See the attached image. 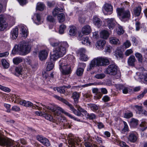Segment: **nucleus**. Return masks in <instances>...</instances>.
Masks as SVG:
<instances>
[{
    "label": "nucleus",
    "instance_id": "f257e3e1",
    "mask_svg": "<svg viewBox=\"0 0 147 147\" xmlns=\"http://www.w3.org/2000/svg\"><path fill=\"white\" fill-rule=\"evenodd\" d=\"M50 43L51 46L55 47L51 53L50 59L55 61L65 54V48L68 47V44L66 42H53L52 40L50 41Z\"/></svg>",
    "mask_w": 147,
    "mask_h": 147
},
{
    "label": "nucleus",
    "instance_id": "f03ea898",
    "mask_svg": "<svg viewBox=\"0 0 147 147\" xmlns=\"http://www.w3.org/2000/svg\"><path fill=\"white\" fill-rule=\"evenodd\" d=\"M30 49L31 47L28 42L22 41L15 46L12 53L13 54H15L18 52L21 55H25L30 52Z\"/></svg>",
    "mask_w": 147,
    "mask_h": 147
},
{
    "label": "nucleus",
    "instance_id": "7ed1b4c3",
    "mask_svg": "<svg viewBox=\"0 0 147 147\" xmlns=\"http://www.w3.org/2000/svg\"><path fill=\"white\" fill-rule=\"evenodd\" d=\"M109 63V60L106 57H101L95 58L91 61L87 70L90 71L97 66H105Z\"/></svg>",
    "mask_w": 147,
    "mask_h": 147
},
{
    "label": "nucleus",
    "instance_id": "20e7f679",
    "mask_svg": "<svg viewBox=\"0 0 147 147\" xmlns=\"http://www.w3.org/2000/svg\"><path fill=\"white\" fill-rule=\"evenodd\" d=\"M40 104L42 106L44 107L45 108H47V109L51 111L55 115H58L61 112L70 118L73 119L75 120H76V118L74 117L70 113L65 111L63 109L59 107L56 106L54 108H52L49 106L47 107L45 105H42L41 103Z\"/></svg>",
    "mask_w": 147,
    "mask_h": 147
},
{
    "label": "nucleus",
    "instance_id": "39448f33",
    "mask_svg": "<svg viewBox=\"0 0 147 147\" xmlns=\"http://www.w3.org/2000/svg\"><path fill=\"white\" fill-rule=\"evenodd\" d=\"M14 145V147L16 146V147H24L21 146L18 141H16L14 143L13 140L8 138H3L0 137V145L2 146L6 147H10Z\"/></svg>",
    "mask_w": 147,
    "mask_h": 147
},
{
    "label": "nucleus",
    "instance_id": "423d86ee",
    "mask_svg": "<svg viewBox=\"0 0 147 147\" xmlns=\"http://www.w3.org/2000/svg\"><path fill=\"white\" fill-rule=\"evenodd\" d=\"M59 69L62 74L67 75L71 73V66L66 63L65 59H61L59 61Z\"/></svg>",
    "mask_w": 147,
    "mask_h": 147
},
{
    "label": "nucleus",
    "instance_id": "0eeeda50",
    "mask_svg": "<svg viewBox=\"0 0 147 147\" xmlns=\"http://www.w3.org/2000/svg\"><path fill=\"white\" fill-rule=\"evenodd\" d=\"M117 11L119 18L121 20H127L129 19L130 12L128 10H125L123 8H117Z\"/></svg>",
    "mask_w": 147,
    "mask_h": 147
},
{
    "label": "nucleus",
    "instance_id": "6e6552de",
    "mask_svg": "<svg viewBox=\"0 0 147 147\" xmlns=\"http://www.w3.org/2000/svg\"><path fill=\"white\" fill-rule=\"evenodd\" d=\"M117 66L115 64L110 65L106 69L104 73L111 75H115L117 73Z\"/></svg>",
    "mask_w": 147,
    "mask_h": 147
},
{
    "label": "nucleus",
    "instance_id": "1a4fd4ad",
    "mask_svg": "<svg viewBox=\"0 0 147 147\" xmlns=\"http://www.w3.org/2000/svg\"><path fill=\"white\" fill-rule=\"evenodd\" d=\"M7 23L5 21V17L2 15H0V31H3L7 27Z\"/></svg>",
    "mask_w": 147,
    "mask_h": 147
},
{
    "label": "nucleus",
    "instance_id": "9d476101",
    "mask_svg": "<svg viewBox=\"0 0 147 147\" xmlns=\"http://www.w3.org/2000/svg\"><path fill=\"white\" fill-rule=\"evenodd\" d=\"M18 98H17L16 100L18 103L21 105L28 107H35L34 106H33V104L30 101H27L22 99H18Z\"/></svg>",
    "mask_w": 147,
    "mask_h": 147
},
{
    "label": "nucleus",
    "instance_id": "9b49d317",
    "mask_svg": "<svg viewBox=\"0 0 147 147\" xmlns=\"http://www.w3.org/2000/svg\"><path fill=\"white\" fill-rule=\"evenodd\" d=\"M36 138L38 141L44 145L46 146H50V143L49 140L46 138L42 137L41 136L38 135L36 136Z\"/></svg>",
    "mask_w": 147,
    "mask_h": 147
},
{
    "label": "nucleus",
    "instance_id": "f8f14e48",
    "mask_svg": "<svg viewBox=\"0 0 147 147\" xmlns=\"http://www.w3.org/2000/svg\"><path fill=\"white\" fill-rule=\"evenodd\" d=\"M78 53L80 56V59L84 61H86L89 58L88 56H86V57H84L83 55L85 54L86 50L84 48H81L78 51Z\"/></svg>",
    "mask_w": 147,
    "mask_h": 147
},
{
    "label": "nucleus",
    "instance_id": "ddd939ff",
    "mask_svg": "<svg viewBox=\"0 0 147 147\" xmlns=\"http://www.w3.org/2000/svg\"><path fill=\"white\" fill-rule=\"evenodd\" d=\"M107 26L111 30L113 29L115 25L116 21L114 18H108L106 20Z\"/></svg>",
    "mask_w": 147,
    "mask_h": 147
},
{
    "label": "nucleus",
    "instance_id": "4468645a",
    "mask_svg": "<svg viewBox=\"0 0 147 147\" xmlns=\"http://www.w3.org/2000/svg\"><path fill=\"white\" fill-rule=\"evenodd\" d=\"M81 141V140L78 138H74L71 137L69 138L68 142L71 146H74L78 144V142Z\"/></svg>",
    "mask_w": 147,
    "mask_h": 147
},
{
    "label": "nucleus",
    "instance_id": "2eb2a0df",
    "mask_svg": "<svg viewBox=\"0 0 147 147\" xmlns=\"http://www.w3.org/2000/svg\"><path fill=\"white\" fill-rule=\"evenodd\" d=\"M106 42L104 40H99L96 43V46L98 49L102 50L105 45Z\"/></svg>",
    "mask_w": 147,
    "mask_h": 147
},
{
    "label": "nucleus",
    "instance_id": "dca6fc26",
    "mask_svg": "<svg viewBox=\"0 0 147 147\" xmlns=\"http://www.w3.org/2000/svg\"><path fill=\"white\" fill-rule=\"evenodd\" d=\"M137 139V137L136 132H131L129 133L128 136V139L130 142H134L136 141Z\"/></svg>",
    "mask_w": 147,
    "mask_h": 147
},
{
    "label": "nucleus",
    "instance_id": "f3484780",
    "mask_svg": "<svg viewBox=\"0 0 147 147\" xmlns=\"http://www.w3.org/2000/svg\"><path fill=\"white\" fill-rule=\"evenodd\" d=\"M80 96V94L77 92H74L72 94V97L74 99V105L76 107L78 108L79 106L77 105L78 102V100Z\"/></svg>",
    "mask_w": 147,
    "mask_h": 147
},
{
    "label": "nucleus",
    "instance_id": "a211bd4d",
    "mask_svg": "<svg viewBox=\"0 0 147 147\" xmlns=\"http://www.w3.org/2000/svg\"><path fill=\"white\" fill-rule=\"evenodd\" d=\"M116 87L117 89L122 90L123 94H126L128 93L129 88L122 84H117Z\"/></svg>",
    "mask_w": 147,
    "mask_h": 147
},
{
    "label": "nucleus",
    "instance_id": "6ab92c4d",
    "mask_svg": "<svg viewBox=\"0 0 147 147\" xmlns=\"http://www.w3.org/2000/svg\"><path fill=\"white\" fill-rule=\"evenodd\" d=\"M81 112L84 113L87 118L90 119H95L96 117V116L93 113L89 114L87 113L86 111L84 109H82Z\"/></svg>",
    "mask_w": 147,
    "mask_h": 147
},
{
    "label": "nucleus",
    "instance_id": "aec40b11",
    "mask_svg": "<svg viewBox=\"0 0 147 147\" xmlns=\"http://www.w3.org/2000/svg\"><path fill=\"white\" fill-rule=\"evenodd\" d=\"M91 30L90 26L86 25L84 26L82 28V31L84 34L87 35L91 32Z\"/></svg>",
    "mask_w": 147,
    "mask_h": 147
},
{
    "label": "nucleus",
    "instance_id": "412c9836",
    "mask_svg": "<svg viewBox=\"0 0 147 147\" xmlns=\"http://www.w3.org/2000/svg\"><path fill=\"white\" fill-rule=\"evenodd\" d=\"M136 61L134 56H131L128 58L127 61V63L129 65L132 67L134 66H135V62Z\"/></svg>",
    "mask_w": 147,
    "mask_h": 147
},
{
    "label": "nucleus",
    "instance_id": "4be33fe9",
    "mask_svg": "<svg viewBox=\"0 0 147 147\" xmlns=\"http://www.w3.org/2000/svg\"><path fill=\"white\" fill-rule=\"evenodd\" d=\"M48 53L47 51L43 50L40 51L39 54V57L41 60H43L47 59Z\"/></svg>",
    "mask_w": 147,
    "mask_h": 147
},
{
    "label": "nucleus",
    "instance_id": "5701e85b",
    "mask_svg": "<svg viewBox=\"0 0 147 147\" xmlns=\"http://www.w3.org/2000/svg\"><path fill=\"white\" fill-rule=\"evenodd\" d=\"M104 9L109 14H111L113 10V7L111 5L106 3L105 5Z\"/></svg>",
    "mask_w": 147,
    "mask_h": 147
},
{
    "label": "nucleus",
    "instance_id": "b1692460",
    "mask_svg": "<svg viewBox=\"0 0 147 147\" xmlns=\"http://www.w3.org/2000/svg\"><path fill=\"white\" fill-rule=\"evenodd\" d=\"M67 105L69 107L70 110H71L75 115L78 116H80L82 114L80 112L77 111L74 109V107L71 104L69 103Z\"/></svg>",
    "mask_w": 147,
    "mask_h": 147
},
{
    "label": "nucleus",
    "instance_id": "393cba45",
    "mask_svg": "<svg viewBox=\"0 0 147 147\" xmlns=\"http://www.w3.org/2000/svg\"><path fill=\"white\" fill-rule=\"evenodd\" d=\"M94 24L98 28L100 27L102 24V21L99 18L96 16H94L93 18Z\"/></svg>",
    "mask_w": 147,
    "mask_h": 147
},
{
    "label": "nucleus",
    "instance_id": "a878e982",
    "mask_svg": "<svg viewBox=\"0 0 147 147\" xmlns=\"http://www.w3.org/2000/svg\"><path fill=\"white\" fill-rule=\"evenodd\" d=\"M114 55L118 59H122L123 57V53L120 50L117 49L114 52Z\"/></svg>",
    "mask_w": 147,
    "mask_h": 147
},
{
    "label": "nucleus",
    "instance_id": "bb28decb",
    "mask_svg": "<svg viewBox=\"0 0 147 147\" xmlns=\"http://www.w3.org/2000/svg\"><path fill=\"white\" fill-rule=\"evenodd\" d=\"M22 68L21 67H16L14 69L15 71L12 73L17 76H19L22 74Z\"/></svg>",
    "mask_w": 147,
    "mask_h": 147
},
{
    "label": "nucleus",
    "instance_id": "cd10ccee",
    "mask_svg": "<svg viewBox=\"0 0 147 147\" xmlns=\"http://www.w3.org/2000/svg\"><path fill=\"white\" fill-rule=\"evenodd\" d=\"M11 37L13 39L17 38L18 35V30L17 27L13 29L11 32Z\"/></svg>",
    "mask_w": 147,
    "mask_h": 147
},
{
    "label": "nucleus",
    "instance_id": "c85d7f7f",
    "mask_svg": "<svg viewBox=\"0 0 147 147\" xmlns=\"http://www.w3.org/2000/svg\"><path fill=\"white\" fill-rule=\"evenodd\" d=\"M135 55L140 63H142L146 61L145 60H144L143 55L140 53L136 52L135 53Z\"/></svg>",
    "mask_w": 147,
    "mask_h": 147
},
{
    "label": "nucleus",
    "instance_id": "c756f323",
    "mask_svg": "<svg viewBox=\"0 0 147 147\" xmlns=\"http://www.w3.org/2000/svg\"><path fill=\"white\" fill-rule=\"evenodd\" d=\"M76 28L74 26H71L69 28V34L71 36H73L76 34Z\"/></svg>",
    "mask_w": 147,
    "mask_h": 147
},
{
    "label": "nucleus",
    "instance_id": "7c9ffc66",
    "mask_svg": "<svg viewBox=\"0 0 147 147\" xmlns=\"http://www.w3.org/2000/svg\"><path fill=\"white\" fill-rule=\"evenodd\" d=\"M109 36V33L107 31L104 30L100 32V36L101 38L104 39H107Z\"/></svg>",
    "mask_w": 147,
    "mask_h": 147
},
{
    "label": "nucleus",
    "instance_id": "2f4dec72",
    "mask_svg": "<svg viewBox=\"0 0 147 147\" xmlns=\"http://www.w3.org/2000/svg\"><path fill=\"white\" fill-rule=\"evenodd\" d=\"M63 10V9H61L57 7H55L52 11V14L54 17L58 15V14L60 12H62Z\"/></svg>",
    "mask_w": 147,
    "mask_h": 147
},
{
    "label": "nucleus",
    "instance_id": "473e14b6",
    "mask_svg": "<svg viewBox=\"0 0 147 147\" xmlns=\"http://www.w3.org/2000/svg\"><path fill=\"white\" fill-rule=\"evenodd\" d=\"M109 40L110 43L112 44L116 45L119 43V40L114 37H110Z\"/></svg>",
    "mask_w": 147,
    "mask_h": 147
},
{
    "label": "nucleus",
    "instance_id": "72a5a7b5",
    "mask_svg": "<svg viewBox=\"0 0 147 147\" xmlns=\"http://www.w3.org/2000/svg\"><path fill=\"white\" fill-rule=\"evenodd\" d=\"M92 91L93 93L96 94L97 99H99L102 96V94L100 92L98 91V88H94L92 89Z\"/></svg>",
    "mask_w": 147,
    "mask_h": 147
},
{
    "label": "nucleus",
    "instance_id": "f704fd0d",
    "mask_svg": "<svg viewBox=\"0 0 147 147\" xmlns=\"http://www.w3.org/2000/svg\"><path fill=\"white\" fill-rule=\"evenodd\" d=\"M57 18L59 22H62L65 20V17L63 13H59L57 15Z\"/></svg>",
    "mask_w": 147,
    "mask_h": 147
},
{
    "label": "nucleus",
    "instance_id": "c9c22d12",
    "mask_svg": "<svg viewBox=\"0 0 147 147\" xmlns=\"http://www.w3.org/2000/svg\"><path fill=\"white\" fill-rule=\"evenodd\" d=\"M43 116L47 120L53 122H54V120L53 119V117L50 115V114L44 113Z\"/></svg>",
    "mask_w": 147,
    "mask_h": 147
},
{
    "label": "nucleus",
    "instance_id": "e433bc0d",
    "mask_svg": "<svg viewBox=\"0 0 147 147\" xmlns=\"http://www.w3.org/2000/svg\"><path fill=\"white\" fill-rule=\"evenodd\" d=\"M141 11V7L140 6L136 7L134 9V15L137 16H140Z\"/></svg>",
    "mask_w": 147,
    "mask_h": 147
},
{
    "label": "nucleus",
    "instance_id": "4c0bfd02",
    "mask_svg": "<svg viewBox=\"0 0 147 147\" xmlns=\"http://www.w3.org/2000/svg\"><path fill=\"white\" fill-rule=\"evenodd\" d=\"M2 65L4 68L7 69L9 67V64L7 61L6 60L4 59H2L1 61Z\"/></svg>",
    "mask_w": 147,
    "mask_h": 147
},
{
    "label": "nucleus",
    "instance_id": "58836bf2",
    "mask_svg": "<svg viewBox=\"0 0 147 147\" xmlns=\"http://www.w3.org/2000/svg\"><path fill=\"white\" fill-rule=\"evenodd\" d=\"M89 107L93 111L95 112L98 109V107L96 105L93 104H88Z\"/></svg>",
    "mask_w": 147,
    "mask_h": 147
},
{
    "label": "nucleus",
    "instance_id": "ea45409f",
    "mask_svg": "<svg viewBox=\"0 0 147 147\" xmlns=\"http://www.w3.org/2000/svg\"><path fill=\"white\" fill-rule=\"evenodd\" d=\"M54 97H55L56 99H58V100L61 101L63 103L67 105L69 103L67 100H65V99H63L61 97L59 96H58L57 95H55L54 96Z\"/></svg>",
    "mask_w": 147,
    "mask_h": 147
},
{
    "label": "nucleus",
    "instance_id": "a19ab883",
    "mask_svg": "<svg viewBox=\"0 0 147 147\" xmlns=\"http://www.w3.org/2000/svg\"><path fill=\"white\" fill-rule=\"evenodd\" d=\"M54 90L55 91L57 90L58 92L61 93H64L65 92L63 87V86L60 87H55L54 88Z\"/></svg>",
    "mask_w": 147,
    "mask_h": 147
},
{
    "label": "nucleus",
    "instance_id": "79ce46f5",
    "mask_svg": "<svg viewBox=\"0 0 147 147\" xmlns=\"http://www.w3.org/2000/svg\"><path fill=\"white\" fill-rule=\"evenodd\" d=\"M118 28L117 29V33L118 34L121 35L124 33V30L122 27L119 24L117 25Z\"/></svg>",
    "mask_w": 147,
    "mask_h": 147
},
{
    "label": "nucleus",
    "instance_id": "37998d69",
    "mask_svg": "<svg viewBox=\"0 0 147 147\" xmlns=\"http://www.w3.org/2000/svg\"><path fill=\"white\" fill-rule=\"evenodd\" d=\"M105 75L104 73L98 74H96L94 77L97 79H102L105 78Z\"/></svg>",
    "mask_w": 147,
    "mask_h": 147
},
{
    "label": "nucleus",
    "instance_id": "c03bdc74",
    "mask_svg": "<svg viewBox=\"0 0 147 147\" xmlns=\"http://www.w3.org/2000/svg\"><path fill=\"white\" fill-rule=\"evenodd\" d=\"M138 121L134 118L131 119L130 121V125L131 126L135 127L138 125Z\"/></svg>",
    "mask_w": 147,
    "mask_h": 147
},
{
    "label": "nucleus",
    "instance_id": "a18cd8bd",
    "mask_svg": "<svg viewBox=\"0 0 147 147\" xmlns=\"http://www.w3.org/2000/svg\"><path fill=\"white\" fill-rule=\"evenodd\" d=\"M44 7L45 5L43 4L38 3L37 5L36 9L40 11H42L44 9Z\"/></svg>",
    "mask_w": 147,
    "mask_h": 147
},
{
    "label": "nucleus",
    "instance_id": "49530a36",
    "mask_svg": "<svg viewBox=\"0 0 147 147\" xmlns=\"http://www.w3.org/2000/svg\"><path fill=\"white\" fill-rule=\"evenodd\" d=\"M21 30L23 34L22 36L25 38H26L27 36V30L24 26L21 27Z\"/></svg>",
    "mask_w": 147,
    "mask_h": 147
},
{
    "label": "nucleus",
    "instance_id": "de8ad7c7",
    "mask_svg": "<svg viewBox=\"0 0 147 147\" xmlns=\"http://www.w3.org/2000/svg\"><path fill=\"white\" fill-rule=\"evenodd\" d=\"M123 122L124 125V126L121 131V132L122 134H124L125 132L128 131V127L127 123L124 121Z\"/></svg>",
    "mask_w": 147,
    "mask_h": 147
},
{
    "label": "nucleus",
    "instance_id": "09e8293b",
    "mask_svg": "<svg viewBox=\"0 0 147 147\" xmlns=\"http://www.w3.org/2000/svg\"><path fill=\"white\" fill-rule=\"evenodd\" d=\"M54 64L52 62H49L47 66V70L49 71L52 70L54 67Z\"/></svg>",
    "mask_w": 147,
    "mask_h": 147
},
{
    "label": "nucleus",
    "instance_id": "8fccbe9b",
    "mask_svg": "<svg viewBox=\"0 0 147 147\" xmlns=\"http://www.w3.org/2000/svg\"><path fill=\"white\" fill-rule=\"evenodd\" d=\"M66 26L64 24H62L59 26V33L61 34L63 33L64 31L66 28Z\"/></svg>",
    "mask_w": 147,
    "mask_h": 147
},
{
    "label": "nucleus",
    "instance_id": "3c124183",
    "mask_svg": "<svg viewBox=\"0 0 147 147\" xmlns=\"http://www.w3.org/2000/svg\"><path fill=\"white\" fill-rule=\"evenodd\" d=\"M22 59L19 57L15 58L13 59V62L16 65L22 62Z\"/></svg>",
    "mask_w": 147,
    "mask_h": 147
},
{
    "label": "nucleus",
    "instance_id": "603ef678",
    "mask_svg": "<svg viewBox=\"0 0 147 147\" xmlns=\"http://www.w3.org/2000/svg\"><path fill=\"white\" fill-rule=\"evenodd\" d=\"M140 126L142 128L141 129L142 131H144L147 128V123L145 121L142 122L140 125Z\"/></svg>",
    "mask_w": 147,
    "mask_h": 147
},
{
    "label": "nucleus",
    "instance_id": "864d4df0",
    "mask_svg": "<svg viewBox=\"0 0 147 147\" xmlns=\"http://www.w3.org/2000/svg\"><path fill=\"white\" fill-rule=\"evenodd\" d=\"M0 89L6 92H9L11 90L8 88L2 86L0 84Z\"/></svg>",
    "mask_w": 147,
    "mask_h": 147
},
{
    "label": "nucleus",
    "instance_id": "5fc2aeb1",
    "mask_svg": "<svg viewBox=\"0 0 147 147\" xmlns=\"http://www.w3.org/2000/svg\"><path fill=\"white\" fill-rule=\"evenodd\" d=\"M88 40L89 38L87 37H84L83 39L82 40V42L83 44H87L88 43L90 44V42H89Z\"/></svg>",
    "mask_w": 147,
    "mask_h": 147
},
{
    "label": "nucleus",
    "instance_id": "6e6d98bb",
    "mask_svg": "<svg viewBox=\"0 0 147 147\" xmlns=\"http://www.w3.org/2000/svg\"><path fill=\"white\" fill-rule=\"evenodd\" d=\"M84 69L82 68H78L77 70L76 74L78 76H80L82 75L83 73Z\"/></svg>",
    "mask_w": 147,
    "mask_h": 147
},
{
    "label": "nucleus",
    "instance_id": "4d7b16f0",
    "mask_svg": "<svg viewBox=\"0 0 147 147\" xmlns=\"http://www.w3.org/2000/svg\"><path fill=\"white\" fill-rule=\"evenodd\" d=\"M131 45V44L130 41L128 40H127L125 42L123 43V45L126 48H127L130 46Z\"/></svg>",
    "mask_w": 147,
    "mask_h": 147
},
{
    "label": "nucleus",
    "instance_id": "13d9d810",
    "mask_svg": "<svg viewBox=\"0 0 147 147\" xmlns=\"http://www.w3.org/2000/svg\"><path fill=\"white\" fill-rule=\"evenodd\" d=\"M47 21L50 22H53L55 21L54 18L51 16H49L47 18Z\"/></svg>",
    "mask_w": 147,
    "mask_h": 147
},
{
    "label": "nucleus",
    "instance_id": "bf43d9fd",
    "mask_svg": "<svg viewBox=\"0 0 147 147\" xmlns=\"http://www.w3.org/2000/svg\"><path fill=\"white\" fill-rule=\"evenodd\" d=\"M112 47L110 45H107L105 49V52L110 53Z\"/></svg>",
    "mask_w": 147,
    "mask_h": 147
},
{
    "label": "nucleus",
    "instance_id": "052dcab7",
    "mask_svg": "<svg viewBox=\"0 0 147 147\" xmlns=\"http://www.w3.org/2000/svg\"><path fill=\"white\" fill-rule=\"evenodd\" d=\"M133 53V51L131 49H128L125 51V54L127 56Z\"/></svg>",
    "mask_w": 147,
    "mask_h": 147
},
{
    "label": "nucleus",
    "instance_id": "680f3d73",
    "mask_svg": "<svg viewBox=\"0 0 147 147\" xmlns=\"http://www.w3.org/2000/svg\"><path fill=\"white\" fill-rule=\"evenodd\" d=\"M135 26L136 27V31L139 30L140 28V23L139 22H136L135 23Z\"/></svg>",
    "mask_w": 147,
    "mask_h": 147
},
{
    "label": "nucleus",
    "instance_id": "e2e57ef3",
    "mask_svg": "<svg viewBox=\"0 0 147 147\" xmlns=\"http://www.w3.org/2000/svg\"><path fill=\"white\" fill-rule=\"evenodd\" d=\"M97 125L99 129H101L104 127V125L102 122H99L97 123Z\"/></svg>",
    "mask_w": 147,
    "mask_h": 147
},
{
    "label": "nucleus",
    "instance_id": "0e129e2a",
    "mask_svg": "<svg viewBox=\"0 0 147 147\" xmlns=\"http://www.w3.org/2000/svg\"><path fill=\"white\" fill-rule=\"evenodd\" d=\"M102 100L105 102H107L110 100V97L107 95L105 96L102 98Z\"/></svg>",
    "mask_w": 147,
    "mask_h": 147
},
{
    "label": "nucleus",
    "instance_id": "69168bd1",
    "mask_svg": "<svg viewBox=\"0 0 147 147\" xmlns=\"http://www.w3.org/2000/svg\"><path fill=\"white\" fill-rule=\"evenodd\" d=\"M132 113H126L125 114L124 117L126 118H129L132 116Z\"/></svg>",
    "mask_w": 147,
    "mask_h": 147
},
{
    "label": "nucleus",
    "instance_id": "338daca9",
    "mask_svg": "<svg viewBox=\"0 0 147 147\" xmlns=\"http://www.w3.org/2000/svg\"><path fill=\"white\" fill-rule=\"evenodd\" d=\"M12 110L15 111H20V108L16 106H14L12 108Z\"/></svg>",
    "mask_w": 147,
    "mask_h": 147
},
{
    "label": "nucleus",
    "instance_id": "774afa93",
    "mask_svg": "<svg viewBox=\"0 0 147 147\" xmlns=\"http://www.w3.org/2000/svg\"><path fill=\"white\" fill-rule=\"evenodd\" d=\"M100 92L102 94H106L107 93V91L106 88H102L100 89Z\"/></svg>",
    "mask_w": 147,
    "mask_h": 147
}]
</instances>
